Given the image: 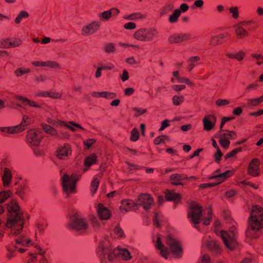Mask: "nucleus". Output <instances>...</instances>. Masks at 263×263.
<instances>
[{
  "label": "nucleus",
  "mask_w": 263,
  "mask_h": 263,
  "mask_svg": "<svg viewBox=\"0 0 263 263\" xmlns=\"http://www.w3.org/2000/svg\"><path fill=\"white\" fill-rule=\"evenodd\" d=\"M228 36L226 33H221L217 35L213 36L211 37L210 44L212 46H215L220 44L222 43L223 40L226 39Z\"/></svg>",
  "instance_id": "cd10ccee"
},
{
  "label": "nucleus",
  "mask_w": 263,
  "mask_h": 263,
  "mask_svg": "<svg viewBox=\"0 0 263 263\" xmlns=\"http://www.w3.org/2000/svg\"><path fill=\"white\" fill-rule=\"evenodd\" d=\"M233 174V171H227L216 176V178L219 181V183L223 182L226 179L231 176Z\"/></svg>",
  "instance_id": "58836bf2"
},
{
  "label": "nucleus",
  "mask_w": 263,
  "mask_h": 263,
  "mask_svg": "<svg viewBox=\"0 0 263 263\" xmlns=\"http://www.w3.org/2000/svg\"><path fill=\"white\" fill-rule=\"evenodd\" d=\"M33 123V119L32 118L27 115H24L21 122L18 125H16L15 128L17 129L19 133L27 129L28 126Z\"/></svg>",
  "instance_id": "aec40b11"
},
{
  "label": "nucleus",
  "mask_w": 263,
  "mask_h": 263,
  "mask_svg": "<svg viewBox=\"0 0 263 263\" xmlns=\"http://www.w3.org/2000/svg\"><path fill=\"white\" fill-rule=\"evenodd\" d=\"M251 23L252 21H244L240 22L235 25V32L238 39H242L249 35V30L246 28Z\"/></svg>",
  "instance_id": "9b49d317"
},
{
  "label": "nucleus",
  "mask_w": 263,
  "mask_h": 263,
  "mask_svg": "<svg viewBox=\"0 0 263 263\" xmlns=\"http://www.w3.org/2000/svg\"><path fill=\"white\" fill-rule=\"evenodd\" d=\"M16 126L11 127H4L1 128L2 132L10 134H17L18 133L17 129L15 128Z\"/></svg>",
  "instance_id": "09e8293b"
},
{
  "label": "nucleus",
  "mask_w": 263,
  "mask_h": 263,
  "mask_svg": "<svg viewBox=\"0 0 263 263\" xmlns=\"http://www.w3.org/2000/svg\"><path fill=\"white\" fill-rule=\"evenodd\" d=\"M229 12L232 14L233 18L237 20L239 17V9L238 7H231L229 9Z\"/></svg>",
  "instance_id": "8fccbe9b"
},
{
  "label": "nucleus",
  "mask_w": 263,
  "mask_h": 263,
  "mask_svg": "<svg viewBox=\"0 0 263 263\" xmlns=\"http://www.w3.org/2000/svg\"><path fill=\"white\" fill-rule=\"evenodd\" d=\"M44 67H48L51 68L60 69V65L55 61H47L44 62Z\"/></svg>",
  "instance_id": "3c124183"
},
{
  "label": "nucleus",
  "mask_w": 263,
  "mask_h": 263,
  "mask_svg": "<svg viewBox=\"0 0 263 263\" xmlns=\"http://www.w3.org/2000/svg\"><path fill=\"white\" fill-rule=\"evenodd\" d=\"M200 60V58L199 56H193L190 57L187 61L188 66L187 69L189 71H192L196 65L195 63L199 61Z\"/></svg>",
  "instance_id": "c9c22d12"
},
{
  "label": "nucleus",
  "mask_w": 263,
  "mask_h": 263,
  "mask_svg": "<svg viewBox=\"0 0 263 263\" xmlns=\"http://www.w3.org/2000/svg\"><path fill=\"white\" fill-rule=\"evenodd\" d=\"M100 26V23L98 21H93L90 24L84 25L81 30V34L84 36L91 35L97 32Z\"/></svg>",
  "instance_id": "2eb2a0df"
},
{
  "label": "nucleus",
  "mask_w": 263,
  "mask_h": 263,
  "mask_svg": "<svg viewBox=\"0 0 263 263\" xmlns=\"http://www.w3.org/2000/svg\"><path fill=\"white\" fill-rule=\"evenodd\" d=\"M37 249V261L39 263H47V260L45 256V251L40 248Z\"/></svg>",
  "instance_id": "a19ab883"
},
{
  "label": "nucleus",
  "mask_w": 263,
  "mask_h": 263,
  "mask_svg": "<svg viewBox=\"0 0 263 263\" xmlns=\"http://www.w3.org/2000/svg\"><path fill=\"white\" fill-rule=\"evenodd\" d=\"M12 175L10 170L8 168H5L2 175L3 184L5 186H8L11 181Z\"/></svg>",
  "instance_id": "c756f323"
},
{
  "label": "nucleus",
  "mask_w": 263,
  "mask_h": 263,
  "mask_svg": "<svg viewBox=\"0 0 263 263\" xmlns=\"http://www.w3.org/2000/svg\"><path fill=\"white\" fill-rule=\"evenodd\" d=\"M15 98L17 100L21 101V102L24 103V104H27L30 106L35 107V108H41L42 106L41 104L37 103L36 102L31 101L26 98L20 96H16Z\"/></svg>",
  "instance_id": "c85d7f7f"
},
{
  "label": "nucleus",
  "mask_w": 263,
  "mask_h": 263,
  "mask_svg": "<svg viewBox=\"0 0 263 263\" xmlns=\"http://www.w3.org/2000/svg\"><path fill=\"white\" fill-rule=\"evenodd\" d=\"M43 129L45 132L52 135H55L57 134L56 130L50 125L45 124L43 126Z\"/></svg>",
  "instance_id": "4d7b16f0"
},
{
  "label": "nucleus",
  "mask_w": 263,
  "mask_h": 263,
  "mask_svg": "<svg viewBox=\"0 0 263 263\" xmlns=\"http://www.w3.org/2000/svg\"><path fill=\"white\" fill-rule=\"evenodd\" d=\"M260 162L258 159H253L248 165L247 173L253 177H257L259 175Z\"/></svg>",
  "instance_id": "f3484780"
},
{
  "label": "nucleus",
  "mask_w": 263,
  "mask_h": 263,
  "mask_svg": "<svg viewBox=\"0 0 263 263\" xmlns=\"http://www.w3.org/2000/svg\"><path fill=\"white\" fill-rule=\"evenodd\" d=\"M136 207V202L132 200L125 199L122 200L120 209L122 212H126L134 210Z\"/></svg>",
  "instance_id": "412c9836"
},
{
  "label": "nucleus",
  "mask_w": 263,
  "mask_h": 263,
  "mask_svg": "<svg viewBox=\"0 0 263 263\" xmlns=\"http://www.w3.org/2000/svg\"><path fill=\"white\" fill-rule=\"evenodd\" d=\"M99 185V181L97 178H93L91 182L90 192L94 194L97 191Z\"/></svg>",
  "instance_id": "49530a36"
},
{
  "label": "nucleus",
  "mask_w": 263,
  "mask_h": 263,
  "mask_svg": "<svg viewBox=\"0 0 263 263\" xmlns=\"http://www.w3.org/2000/svg\"><path fill=\"white\" fill-rule=\"evenodd\" d=\"M78 180L76 175L65 174L62 178V184L64 192L67 195L76 192V184Z\"/></svg>",
  "instance_id": "6e6552de"
},
{
  "label": "nucleus",
  "mask_w": 263,
  "mask_h": 263,
  "mask_svg": "<svg viewBox=\"0 0 263 263\" xmlns=\"http://www.w3.org/2000/svg\"><path fill=\"white\" fill-rule=\"evenodd\" d=\"M180 12L178 10H175L172 13V15H171L168 18V21L171 23H176L178 20V18L180 16Z\"/></svg>",
  "instance_id": "c03bdc74"
},
{
  "label": "nucleus",
  "mask_w": 263,
  "mask_h": 263,
  "mask_svg": "<svg viewBox=\"0 0 263 263\" xmlns=\"http://www.w3.org/2000/svg\"><path fill=\"white\" fill-rule=\"evenodd\" d=\"M37 252L35 253L29 252L28 255L26 257L25 263H37Z\"/></svg>",
  "instance_id": "ea45409f"
},
{
  "label": "nucleus",
  "mask_w": 263,
  "mask_h": 263,
  "mask_svg": "<svg viewBox=\"0 0 263 263\" xmlns=\"http://www.w3.org/2000/svg\"><path fill=\"white\" fill-rule=\"evenodd\" d=\"M29 17L28 13L25 10H21L14 20L15 23L20 24L23 18H27Z\"/></svg>",
  "instance_id": "4c0bfd02"
},
{
  "label": "nucleus",
  "mask_w": 263,
  "mask_h": 263,
  "mask_svg": "<svg viewBox=\"0 0 263 263\" xmlns=\"http://www.w3.org/2000/svg\"><path fill=\"white\" fill-rule=\"evenodd\" d=\"M263 102V96L257 98L249 99L247 100V106L248 107L257 106Z\"/></svg>",
  "instance_id": "f704fd0d"
},
{
  "label": "nucleus",
  "mask_w": 263,
  "mask_h": 263,
  "mask_svg": "<svg viewBox=\"0 0 263 263\" xmlns=\"http://www.w3.org/2000/svg\"><path fill=\"white\" fill-rule=\"evenodd\" d=\"M144 18V15L141 12L134 13L124 17L127 20H135Z\"/></svg>",
  "instance_id": "37998d69"
},
{
  "label": "nucleus",
  "mask_w": 263,
  "mask_h": 263,
  "mask_svg": "<svg viewBox=\"0 0 263 263\" xmlns=\"http://www.w3.org/2000/svg\"><path fill=\"white\" fill-rule=\"evenodd\" d=\"M139 134L138 131V129L136 128H134L132 130L130 140L132 141L136 142L139 139Z\"/></svg>",
  "instance_id": "052dcab7"
},
{
  "label": "nucleus",
  "mask_w": 263,
  "mask_h": 263,
  "mask_svg": "<svg viewBox=\"0 0 263 263\" xmlns=\"http://www.w3.org/2000/svg\"><path fill=\"white\" fill-rule=\"evenodd\" d=\"M246 52L242 50H240L237 52L233 53H226V55L227 57L232 59H235L238 61H241L243 60L244 57L246 55Z\"/></svg>",
  "instance_id": "7c9ffc66"
},
{
  "label": "nucleus",
  "mask_w": 263,
  "mask_h": 263,
  "mask_svg": "<svg viewBox=\"0 0 263 263\" xmlns=\"http://www.w3.org/2000/svg\"><path fill=\"white\" fill-rule=\"evenodd\" d=\"M262 206L256 204L252 206L249 224L246 231L247 238L251 239L258 238L263 230V199H261Z\"/></svg>",
  "instance_id": "f03ea898"
},
{
  "label": "nucleus",
  "mask_w": 263,
  "mask_h": 263,
  "mask_svg": "<svg viewBox=\"0 0 263 263\" xmlns=\"http://www.w3.org/2000/svg\"><path fill=\"white\" fill-rule=\"evenodd\" d=\"M174 8V6L172 4L170 3L165 5L161 10V14L164 15L170 12Z\"/></svg>",
  "instance_id": "bf43d9fd"
},
{
  "label": "nucleus",
  "mask_w": 263,
  "mask_h": 263,
  "mask_svg": "<svg viewBox=\"0 0 263 263\" xmlns=\"http://www.w3.org/2000/svg\"><path fill=\"white\" fill-rule=\"evenodd\" d=\"M166 242L175 258H179L182 257V247L180 242L177 239L172 237L171 236H168L166 238Z\"/></svg>",
  "instance_id": "9d476101"
},
{
  "label": "nucleus",
  "mask_w": 263,
  "mask_h": 263,
  "mask_svg": "<svg viewBox=\"0 0 263 263\" xmlns=\"http://www.w3.org/2000/svg\"><path fill=\"white\" fill-rule=\"evenodd\" d=\"M68 225L71 229L77 231L81 233H85L88 228L86 219L77 213L70 216Z\"/></svg>",
  "instance_id": "0eeeda50"
},
{
  "label": "nucleus",
  "mask_w": 263,
  "mask_h": 263,
  "mask_svg": "<svg viewBox=\"0 0 263 263\" xmlns=\"http://www.w3.org/2000/svg\"><path fill=\"white\" fill-rule=\"evenodd\" d=\"M91 96L95 98H104L106 99H113L116 97V94L114 92L103 91V92H97L93 91L91 93Z\"/></svg>",
  "instance_id": "bb28decb"
},
{
  "label": "nucleus",
  "mask_w": 263,
  "mask_h": 263,
  "mask_svg": "<svg viewBox=\"0 0 263 263\" xmlns=\"http://www.w3.org/2000/svg\"><path fill=\"white\" fill-rule=\"evenodd\" d=\"M27 189L28 186L26 183L20 184L16 191V194L20 197H22L27 191Z\"/></svg>",
  "instance_id": "a18cd8bd"
},
{
  "label": "nucleus",
  "mask_w": 263,
  "mask_h": 263,
  "mask_svg": "<svg viewBox=\"0 0 263 263\" xmlns=\"http://www.w3.org/2000/svg\"><path fill=\"white\" fill-rule=\"evenodd\" d=\"M190 38L189 33H175L168 37V42L171 44H177L187 41Z\"/></svg>",
  "instance_id": "a211bd4d"
},
{
  "label": "nucleus",
  "mask_w": 263,
  "mask_h": 263,
  "mask_svg": "<svg viewBox=\"0 0 263 263\" xmlns=\"http://www.w3.org/2000/svg\"><path fill=\"white\" fill-rule=\"evenodd\" d=\"M111 235L115 238H121L125 236L123 230L119 226H116L114 229Z\"/></svg>",
  "instance_id": "e433bc0d"
},
{
  "label": "nucleus",
  "mask_w": 263,
  "mask_h": 263,
  "mask_svg": "<svg viewBox=\"0 0 263 263\" xmlns=\"http://www.w3.org/2000/svg\"><path fill=\"white\" fill-rule=\"evenodd\" d=\"M47 122L50 124H52L57 127H66L67 128L71 129L72 131H75L76 129L73 127H76L84 130V128L81 126L80 124L75 123L73 122H69L68 123H66L64 121L61 120H55L51 118H47Z\"/></svg>",
  "instance_id": "4468645a"
},
{
  "label": "nucleus",
  "mask_w": 263,
  "mask_h": 263,
  "mask_svg": "<svg viewBox=\"0 0 263 263\" xmlns=\"http://www.w3.org/2000/svg\"><path fill=\"white\" fill-rule=\"evenodd\" d=\"M164 194L167 201H173L175 204L180 202L182 198L181 194L175 193L172 190H166Z\"/></svg>",
  "instance_id": "4be33fe9"
},
{
  "label": "nucleus",
  "mask_w": 263,
  "mask_h": 263,
  "mask_svg": "<svg viewBox=\"0 0 263 263\" xmlns=\"http://www.w3.org/2000/svg\"><path fill=\"white\" fill-rule=\"evenodd\" d=\"M7 216L5 224L12 235H17L22 231L25 220L24 212L16 201H12L7 207Z\"/></svg>",
  "instance_id": "f257e3e1"
},
{
  "label": "nucleus",
  "mask_w": 263,
  "mask_h": 263,
  "mask_svg": "<svg viewBox=\"0 0 263 263\" xmlns=\"http://www.w3.org/2000/svg\"><path fill=\"white\" fill-rule=\"evenodd\" d=\"M97 156L95 154H91L87 157L84 161V165L86 167H90L97 162Z\"/></svg>",
  "instance_id": "72a5a7b5"
},
{
  "label": "nucleus",
  "mask_w": 263,
  "mask_h": 263,
  "mask_svg": "<svg viewBox=\"0 0 263 263\" xmlns=\"http://www.w3.org/2000/svg\"><path fill=\"white\" fill-rule=\"evenodd\" d=\"M36 231H37L40 233H43L45 229L47 227V224L45 222H37L36 223Z\"/></svg>",
  "instance_id": "0e129e2a"
},
{
  "label": "nucleus",
  "mask_w": 263,
  "mask_h": 263,
  "mask_svg": "<svg viewBox=\"0 0 263 263\" xmlns=\"http://www.w3.org/2000/svg\"><path fill=\"white\" fill-rule=\"evenodd\" d=\"M30 70L29 68H17L15 71L14 74L16 77H21L23 74L29 73Z\"/></svg>",
  "instance_id": "13d9d810"
},
{
  "label": "nucleus",
  "mask_w": 263,
  "mask_h": 263,
  "mask_svg": "<svg viewBox=\"0 0 263 263\" xmlns=\"http://www.w3.org/2000/svg\"><path fill=\"white\" fill-rule=\"evenodd\" d=\"M186 179H188L187 175L178 173L173 174L170 177V180L171 181V184L174 185H183V183L181 181L182 180Z\"/></svg>",
  "instance_id": "b1692460"
},
{
  "label": "nucleus",
  "mask_w": 263,
  "mask_h": 263,
  "mask_svg": "<svg viewBox=\"0 0 263 263\" xmlns=\"http://www.w3.org/2000/svg\"><path fill=\"white\" fill-rule=\"evenodd\" d=\"M104 50L106 53H113L115 51V45L112 43H107L105 45Z\"/></svg>",
  "instance_id": "864d4df0"
},
{
  "label": "nucleus",
  "mask_w": 263,
  "mask_h": 263,
  "mask_svg": "<svg viewBox=\"0 0 263 263\" xmlns=\"http://www.w3.org/2000/svg\"><path fill=\"white\" fill-rule=\"evenodd\" d=\"M11 192L9 190L4 191L0 193V203H4L11 196Z\"/></svg>",
  "instance_id": "79ce46f5"
},
{
  "label": "nucleus",
  "mask_w": 263,
  "mask_h": 263,
  "mask_svg": "<svg viewBox=\"0 0 263 263\" xmlns=\"http://www.w3.org/2000/svg\"><path fill=\"white\" fill-rule=\"evenodd\" d=\"M136 202L137 206H141L144 210H147L151 209L154 203V200L150 195L144 194L140 195Z\"/></svg>",
  "instance_id": "ddd939ff"
},
{
  "label": "nucleus",
  "mask_w": 263,
  "mask_h": 263,
  "mask_svg": "<svg viewBox=\"0 0 263 263\" xmlns=\"http://www.w3.org/2000/svg\"><path fill=\"white\" fill-rule=\"evenodd\" d=\"M242 147H238L237 148H235L233 150H232L231 152L227 153L225 155L224 158L226 159H227L229 158L235 157L238 153L241 152L242 151Z\"/></svg>",
  "instance_id": "603ef678"
},
{
  "label": "nucleus",
  "mask_w": 263,
  "mask_h": 263,
  "mask_svg": "<svg viewBox=\"0 0 263 263\" xmlns=\"http://www.w3.org/2000/svg\"><path fill=\"white\" fill-rule=\"evenodd\" d=\"M15 241L17 246H29L31 245V239L25 236L21 235L18 238L16 239Z\"/></svg>",
  "instance_id": "473e14b6"
},
{
  "label": "nucleus",
  "mask_w": 263,
  "mask_h": 263,
  "mask_svg": "<svg viewBox=\"0 0 263 263\" xmlns=\"http://www.w3.org/2000/svg\"><path fill=\"white\" fill-rule=\"evenodd\" d=\"M252 58L257 61L256 64L260 65L263 63V55L260 54L253 53L251 55Z\"/></svg>",
  "instance_id": "e2e57ef3"
},
{
  "label": "nucleus",
  "mask_w": 263,
  "mask_h": 263,
  "mask_svg": "<svg viewBox=\"0 0 263 263\" xmlns=\"http://www.w3.org/2000/svg\"><path fill=\"white\" fill-rule=\"evenodd\" d=\"M184 100V98L182 96H174L172 98L173 103L174 105L178 106L181 105Z\"/></svg>",
  "instance_id": "de8ad7c7"
},
{
  "label": "nucleus",
  "mask_w": 263,
  "mask_h": 263,
  "mask_svg": "<svg viewBox=\"0 0 263 263\" xmlns=\"http://www.w3.org/2000/svg\"><path fill=\"white\" fill-rule=\"evenodd\" d=\"M72 154V148L68 143L59 146L56 150V157L61 160H67Z\"/></svg>",
  "instance_id": "f8f14e48"
},
{
  "label": "nucleus",
  "mask_w": 263,
  "mask_h": 263,
  "mask_svg": "<svg viewBox=\"0 0 263 263\" xmlns=\"http://www.w3.org/2000/svg\"><path fill=\"white\" fill-rule=\"evenodd\" d=\"M22 43L21 40L16 39L15 40H11L9 39V48L16 47L21 45Z\"/></svg>",
  "instance_id": "680f3d73"
},
{
  "label": "nucleus",
  "mask_w": 263,
  "mask_h": 263,
  "mask_svg": "<svg viewBox=\"0 0 263 263\" xmlns=\"http://www.w3.org/2000/svg\"><path fill=\"white\" fill-rule=\"evenodd\" d=\"M212 212L211 209L208 208L202 211L201 206L196 202H192L189 205L187 212V217L192 223L197 224L203 218V223L208 226L211 222Z\"/></svg>",
  "instance_id": "20e7f679"
},
{
  "label": "nucleus",
  "mask_w": 263,
  "mask_h": 263,
  "mask_svg": "<svg viewBox=\"0 0 263 263\" xmlns=\"http://www.w3.org/2000/svg\"><path fill=\"white\" fill-rule=\"evenodd\" d=\"M97 252L101 263H111V261L116 257L125 260L132 258V255L127 249L118 246L112 250L107 240L100 242Z\"/></svg>",
  "instance_id": "7ed1b4c3"
},
{
  "label": "nucleus",
  "mask_w": 263,
  "mask_h": 263,
  "mask_svg": "<svg viewBox=\"0 0 263 263\" xmlns=\"http://www.w3.org/2000/svg\"><path fill=\"white\" fill-rule=\"evenodd\" d=\"M230 101L228 99H219L215 102V104L217 106L220 107L222 106H226L229 104Z\"/></svg>",
  "instance_id": "338daca9"
},
{
  "label": "nucleus",
  "mask_w": 263,
  "mask_h": 263,
  "mask_svg": "<svg viewBox=\"0 0 263 263\" xmlns=\"http://www.w3.org/2000/svg\"><path fill=\"white\" fill-rule=\"evenodd\" d=\"M158 31L154 27L141 28L137 29L134 33V38L140 42H152L158 36Z\"/></svg>",
  "instance_id": "39448f33"
},
{
  "label": "nucleus",
  "mask_w": 263,
  "mask_h": 263,
  "mask_svg": "<svg viewBox=\"0 0 263 263\" xmlns=\"http://www.w3.org/2000/svg\"><path fill=\"white\" fill-rule=\"evenodd\" d=\"M111 16V13L109 10L99 14V17L101 21H108Z\"/></svg>",
  "instance_id": "6e6d98bb"
},
{
  "label": "nucleus",
  "mask_w": 263,
  "mask_h": 263,
  "mask_svg": "<svg viewBox=\"0 0 263 263\" xmlns=\"http://www.w3.org/2000/svg\"><path fill=\"white\" fill-rule=\"evenodd\" d=\"M177 82L179 83H186L187 85H188L190 86H194V84L191 82L188 78L186 77H179L178 78Z\"/></svg>",
  "instance_id": "774afa93"
},
{
  "label": "nucleus",
  "mask_w": 263,
  "mask_h": 263,
  "mask_svg": "<svg viewBox=\"0 0 263 263\" xmlns=\"http://www.w3.org/2000/svg\"><path fill=\"white\" fill-rule=\"evenodd\" d=\"M208 247L214 252L219 254L221 252L222 250L219 243L215 240H211L208 241L207 243Z\"/></svg>",
  "instance_id": "2f4dec72"
},
{
  "label": "nucleus",
  "mask_w": 263,
  "mask_h": 263,
  "mask_svg": "<svg viewBox=\"0 0 263 263\" xmlns=\"http://www.w3.org/2000/svg\"><path fill=\"white\" fill-rule=\"evenodd\" d=\"M216 233L222 238L227 248L233 250L236 247L237 245L236 239L237 232L236 228L235 226L230 227L228 232L221 230L219 232H216Z\"/></svg>",
  "instance_id": "423d86ee"
},
{
  "label": "nucleus",
  "mask_w": 263,
  "mask_h": 263,
  "mask_svg": "<svg viewBox=\"0 0 263 263\" xmlns=\"http://www.w3.org/2000/svg\"><path fill=\"white\" fill-rule=\"evenodd\" d=\"M219 138V143L221 145V146L225 148H228L229 147L230 145V142L228 139H225L222 137H218Z\"/></svg>",
  "instance_id": "69168bd1"
},
{
  "label": "nucleus",
  "mask_w": 263,
  "mask_h": 263,
  "mask_svg": "<svg viewBox=\"0 0 263 263\" xmlns=\"http://www.w3.org/2000/svg\"><path fill=\"white\" fill-rule=\"evenodd\" d=\"M43 138L42 133L37 129H31L28 130L26 136V141L31 147L37 146Z\"/></svg>",
  "instance_id": "1a4fd4ad"
},
{
  "label": "nucleus",
  "mask_w": 263,
  "mask_h": 263,
  "mask_svg": "<svg viewBox=\"0 0 263 263\" xmlns=\"http://www.w3.org/2000/svg\"><path fill=\"white\" fill-rule=\"evenodd\" d=\"M217 121V117L213 114L205 116L202 120L203 129L205 131H210L214 128Z\"/></svg>",
  "instance_id": "dca6fc26"
},
{
  "label": "nucleus",
  "mask_w": 263,
  "mask_h": 263,
  "mask_svg": "<svg viewBox=\"0 0 263 263\" xmlns=\"http://www.w3.org/2000/svg\"><path fill=\"white\" fill-rule=\"evenodd\" d=\"M155 246L158 250H160V254L161 256L164 258L167 259L168 258L169 253L167 249L162 243L161 239L159 236L157 238Z\"/></svg>",
  "instance_id": "393cba45"
},
{
  "label": "nucleus",
  "mask_w": 263,
  "mask_h": 263,
  "mask_svg": "<svg viewBox=\"0 0 263 263\" xmlns=\"http://www.w3.org/2000/svg\"><path fill=\"white\" fill-rule=\"evenodd\" d=\"M162 217V215L160 214H159L157 212L155 213L154 216L153 218V224L157 227H160V220Z\"/></svg>",
  "instance_id": "5fc2aeb1"
},
{
  "label": "nucleus",
  "mask_w": 263,
  "mask_h": 263,
  "mask_svg": "<svg viewBox=\"0 0 263 263\" xmlns=\"http://www.w3.org/2000/svg\"><path fill=\"white\" fill-rule=\"evenodd\" d=\"M216 137H222L225 139L234 140L235 139L237 136L235 132L226 130L220 134H217Z\"/></svg>",
  "instance_id": "a878e982"
},
{
  "label": "nucleus",
  "mask_w": 263,
  "mask_h": 263,
  "mask_svg": "<svg viewBox=\"0 0 263 263\" xmlns=\"http://www.w3.org/2000/svg\"><path fill=\"white\" fill-rule=\"evenodd\" d=\"M6 249L8 251L6 256L9 260L11 259L15 256L17 250H18V252L20 253H23L25 251L24 249L20 248L17 246L13 244H10L6 246Z\"/></svg>",
  "instance_id": "5701e85b"
},
{
  "label": "nucleus",
  "mask_w": 263,
  "mask_h": 263,
  "mask_svg": "<svg viewBox=\"0 0 263 263\" xmlns=\"http://www.w3.org/2000/svg\"><path fill=\"white\" fill-rule=\"evenodd\" d=\"M98 215L101 220H108L111 217L110 211L102 203H99L97 208Z\"/></svg>",
  "instance_id": "6ab92c4d"
}]
</instances>
